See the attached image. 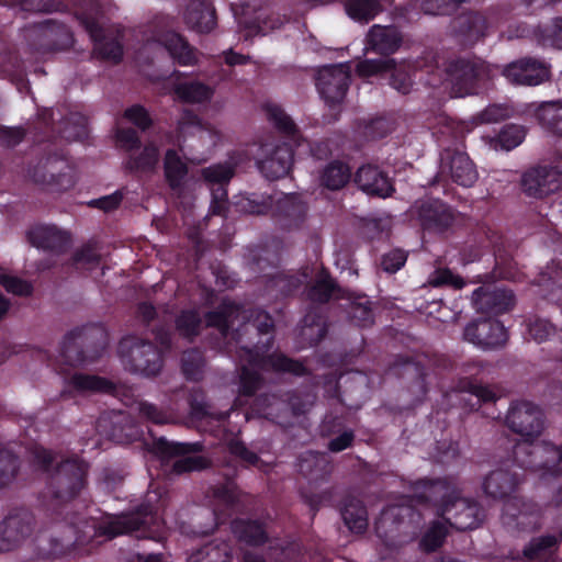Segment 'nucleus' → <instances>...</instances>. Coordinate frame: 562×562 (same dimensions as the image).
Listing matches in <instances>:
<instances>
[{
    "label": "nucleus",
    "mask_w": 562,
    "mask_h": 562,
    "mask_svg": "<svg viewBox=\"0 0 562 562\" xmlns=\"http://www.w3.org/2000/svg\"><path fill=\"white\" fill-rule=\"evenodd\" d=\"M235 312V304L229 301H223L215 310L209 311L204 315L207 327L218 329L226 334L231 327V317Z\"/></svg>",
    "instance_id": "53"
},
{
    "label": "nucleus",
    "mask_w": 562,
    "mask_h": 562,
    "mask_svg": "<svg viewBox=\"0 0 562 562\" xmlns=\"http://www.w3.org/2000/svg\"><path fill=\"white\" fill-rule=\"evenodd\" d=\"M340 293V285L331 276L330 271L322 267L314 279L304 284L302 300L310 303L308 306H321L337 299Z\"/></svg>",
    "instance_id": "25"
},
{
    "label": "nucleus",
    "mask_w": 562,
    "mask_h": 562,
    "mask_svg": "<svg viewBox=\"0 0 562 562\" xmlns=\"http://www.w3.org/2000/svg\"><path fill=\"white\" fill-rule=\"evenodd\" d=\"M205 359L202 353H187L181 359L182 373L188 380L201 381L204 374Z\"/></svg>",
    "instance_id": "64"
},
{
    "label": "nucleus",
    "mask_w": 562,
    "mask_h": 562,
    "mask_svg": "<svg viewBox=\"0 0 562 562\" xmlns=\"http://www.w3.org/2000/svg\"><path fill=\"white\" fill-rule=\"evenodd\" d=\"M164 47L173 61L181 66H193L198 61V50L179 33L170 32L164 36Z\"/></svg>",
    "instance_id": "36"
},
{
    "label": "nucleus",
    "mask_w": 562,
    "mask_h": 562,
    "mask_svg": "<svg viewBox=\"0 0 562 562\" xmlns=\"http://www.w3.org/2000/svg\"><path fill=\"white\" fill-rule=\"evenodd\" d=\"M81 25L94 43V52L103 60L119 64L123 59V45L116 38L108 40L103 26L93 14L82 13L78 16Z\"/></svg>",
    "instance_id": "22"
},
{
    "label": "nucleus",
    "mask_w": 562,
    "mask_h": 562,
    "mask_svg": "<svg viewBox=\"0 0 562 562\" xmlns=\"http://www.w3.org/2000/svg\"><path fill=\"white\" fill-rule=\"evenodd\" d=\"M201 173L211 190L210 213L224 215L227 210V186L235 175V165L229 161L214 164L203 168Z\"/></svg>",
    "instance_id": "11"
},
{
    "label": "nucleus",
    "mask_w": 562,
    "mask_h": 562,
    "mask_svg": "<svg viewBox=\"0 0 562 562\" xmlns=\"http://www.w3.org/2000/svg\"><path fill=\"white\" fill-rule=\"evenodd\" d=\"M440 162L441 173L448 171L452 181L459 186L470 188L479 178L476 167L469 155L457 146L443 148Z\"/></svg>",
    "instance_id": "17"
},
{
    "label": "nucleus",
    "mask_w": 562,
    "mask_h": 562,
    "mask_svg": "<svg viewBox=\"0 0 562 562\" xmlns=\"http://www.w3.org/2000/svg\"><path fill=\"white\" fill-rule=\"evenodd\" d=\"M448 503L441 506L439 517L458 530L476 528L483 519V512L477 503L461 497L459 491Z\"/></svg>",
    "instance_id": "12"
},
{
    "label": "nucleus",
    "mask_w": 562,
    "mask_h": 562,
    "mask_svg": "<svg viewBox=\"0 0 562 562\" xmlns=\"http://www.w3.org/2000/svg\"><path fill=\"white\" fill-rule=\"evenodd\" d=\"M204 449L200 442H177L164 437H154L149 445V451L164 464L175 460L168 473L182 475L194 471H202L211 467V460L200 456Z\"/></svg>",
    "instance_id": "4"
},
{
    "label": "nucleus",
    "mask_w": 562,
    "mask_h": 562,
    "mask_svg": "<svg viewBox=\"0 0 562 562\" xmlns=\"http://www.w3.org/2000/svg\"><path fill=\"white\" fill-rule=\"evenodd\" d=\"M422 228L428 234H443L456 221L452 209L440 200H427L417 205Z\"/></svg>",
    "instance_id": "24"
},
{
    "label": "nucleus",
    "mask_w": 562,
    "mask_h": 562,
    "mask_svg": "<svg viewBox=\"0 0 562 562\" xmlns=\"http://www.w3.org/2000/svg\"><path fill=\"white\" fill-rule=\"evenodd\" d=\"M293 165V150L288 144L277 145L263 159L257 161L259 171L269 180L285 177Z\"/></svg>",
    "instance_id": "33"
},
{
    "label": "nucleus",
    "mask_w": 562,
    "mask_h": 562,
    "mask_svg": "<svg viewBox=\"0 0 562 562\" xmlns=\"http://www.w3.org/2000/svg\"><path fill=\"white\" fill-rule=\"evenodd\" d=\"M235 537L246 544H263L268 537L263 526L258 521L236 520L232 525Z\"/></svg>",
    "instance_id": "49"
},
{
    "label": "nucleus",
    "mask_w": 562,
    "mask_h": 562,
    "mask_svg": "<svg viewBox=\"0 0 562 562\" xmlns=\"http://www.w3.org/2000/svg\"><path fill=\"white\" fill-rule=\"evenodd\" d=\"M403 43L402 33L393 25L374 24L366 36V48L368 52L390 58L395 54Z\"/></svg>",
    "instance_id": "28"
},
{
    "label": "nucleus",
    "mask_w": 562,
    "mask_h": 562,
    "mask_svg": "<svg viewBox=\"0 0 562 562\" xmlns=\"http://www.w3.org/2000/svg\"><path fill=\"white\" fill-rule=\"evenodd\" d=\"M53 548L50 553L55 557H61L70 552L80 541L74 526L66 525L60 535L50 540Z\"/></svg>",
    "instance_id": "61"
},
{
    "label": "nucleus",
    "mask_w": 562,
    "mask_h": 562,
    "mask_svg": "<svg viewBox=\"0 0 562 562\" xmlns=\"http://www.w3.org/2000/svg\"><path fill=\"white\" fill-rule=\"evenodd\" d=\"M384 8L381 0H347L345 11L355 22L368 24L375 19Z\"/></svg>",
    "instance_id": "40"
},
{
    "label": "nucleus",
    "mask_w": 562,
    "mask_h": 562,
    "mask_svg": "<svg viewBox=\"0 0 562 562\" xmlns=\"http://www.w3.org/2000/svg\"><path fill=\"white\" fill-rule=\"evenodd\" d=\"M271 214L280 229L296 232L305 225L308 205L295 193L284 194L276 201Z\"/></svg>",
    "instance_id": "14"
},
{
    "label": "nucleus",
    "mask_w": 562,
    "mask_h": 562,
    "mask_svg": "<svg viewBox=\"0 0 562 562\" xmlns=\"http://www.w3.org/2000/svg\"><path fill=\"white\" fill-rule=\"evenodd\" d=\"M355 181L369 195L378 198L391 196L395 191L393 180L387 172L373 165H364L356 172Z\"/></svg>",
    "instance_id": "31"
},
{
    "label": "nucleus",
    "mask_w": 562,
    "mask_h": 562,
    "mask_svg": "<svg viewBox=\"0 0 562 562\" xmlns=\"http://www.w3.org/2000/svg\"><path fill=\"white\" fill-rule=\"evenodd\" d=\"M501 74L515 86L535 87L550 79V66L535 57H522L502 67Z\"/></svg>",
    "instance_id": "9"
},
{
    "label": "nucleus",
    "mask_w": 562,
    "mask_h": 562,
    "mask_svg": "<svg viewBox=\"0 0 562 562\" xmlns=\"http://www.w3.org/2000/svg\"><path fill=\"white\" fill-rule=\"evenodd\" d=\"M537 43L543 48L562 49V16H554L535 30Z\"/></svg>",
    "instance_id": "42"
},
{
    "label": "nucleus",
    "mask_w": 562,
    "mask_h": 562,
    "mask_svg": "<svg viewBox=\"0 0 562 562\" xmlns=\"http://www.w3.org/2000/svg\"><path fill=\"white\" fill-rule=\"evenodd\" d=\"M414 510L411 506H400L384 513L375 522L378 536L390 548L398 547L403 543V536L407 532L401 527L404 518H412Z\"/></svg>",
    "instance_id": "26"
},
{
    "label": "nucleus",
    "mask_w": 562,
    "mask_h": 562,
    "mask_svg": "<svg viewBox=\"0 0 562 562\" xmlns=\"http://www.w3.org/2000/svg\"><path fill=\"white\" fill-rule=\"evenodd\" d=\"M387 71H391L390 86L393 89L402 94L411 92L414 83L411 74L404 69H397L393 58L364 59L356 67V72L361 78H369Z\"/></svg>",
    "instance_id": "20"
},
{
    "label": "nucleus",
    "mask_w": 562,
    "mask_h": 562,
    "mask_svg": "<svg viewBox=\"0 0 562 562\" xmlns=\"http://www.w3.org/2000/svg\"><path fill=\"white\" fill-rule=\"evenodd\" d=\"M351 81L350 69L345 64L326 65L318 69L316 88L326 104L342 103Z\"/></svg>",
    "instance_id": "8"
},
{
    "label": "nucleus",
    "mask_w": 562,
    "mask_h": 562,
    "mask_svg": "<svg viewBox=\"0 0 562 562\" xmlns=\"http://www.w3.org/2000/svg\"><path fill=\"white\" fill-rule=\"evenodd\" d=\"M165 178L172 190H178L182 187L184 178L188 175V167L181 160L180 156L175 149H168L164 160Z\"/></svg>",
    "instance_id": "45"
},
{
    "label": "nucleus",
    "mask_w": 562,
    "mask_h": 562,
    "mask_svg": "<svg viewBox=\"0 0 562 562\" xmlns=\"http://www.w3.org/2000/svg\"><path fill=\"white\" fill-rule=\"evenodd\" d=\"M488 21L477 11H469L457 16L453 21V30L465 45H474L487 34Z\"/></svg>",
    "instance_id": "34"
},
{
    "label": "nucleus",
    "mask_w": 562,
    "mask_h": 562,
    "mask_svg": "<svg viewBox=\"0 0 562 562\" xmlns=\"http://www.w3.org/2000/svg\"><path fill=\"white\" fill-rule=\"evenodd\" d=\"M71 385L79 392L114 394L116 385L98 375L76 373L71 376Z\"/></svg>",
    "instance_id": "47"
},
{
    "label": "nucleus",
    "mask_w": 562,
    "mask_h": 562,
    "mask_svg": "<svg viewBox=\"0 0 562 562\" xmlns=\"http://www.w3.org/2000/svg\"><path fill=\"white\" fill-rule=\"evenodd\" d=\"M20 469L19 458L10 450L0 449V488L10 485Z\"/></svg>",
    "instance_id": "60"
},
{
    "label": "nucleus",
    "mask_w": 562,
    "mask_h": 562,
    "mask_svg": "<svg viewBox=\"0 0 562 562\" xmlns=\"http://www.w3.org/2000/svg\"><path fill=\"white\" fill-rule=\"evenodd\" d=\"M108 331L102 324H87L69 330L59 351H105Z\"/></svg>",
    "instance_id": "13"
},
{
    "label": "nucleus",
    "mask_w": 562,
    "mask_h": 562,
    "mask_svg": "<svg viewBox=\"0 0 562 562\" xmlns=\"http://www.w3.org/2000/svg\"><path fill=\"white\" fill-rule=\"evenodd\" d=\"M506 423L514 432L527 438L540 436L544 428L542 411L529 402L514 404L506 416Z\"/></svg>",
    "instance_id": "18"
},
{
    "label": "nucleus",
    "mask_w": 562,
    "mask_h": 562,
    "mask_svg": "<svg viewBox=\"0 0 562 562\" xmlns=\"http://www.w3.org/2000/svg\"><path fill=\"white\" fill-rule=\"evenodd\" d=\"M232 548L225 541H212L196 550L187 562H229Z\"/></svg>",
    "instance_id": "48"
},
{
    "label": "nucleus",
    "mask_w": 562,
    "mask_h": 562,
    "mask_svg": "<svg viewBox=\"0 0 562 562\" xmlns=\"http://www.w3.org/2000/svg\"><path fill=\"white\" fill-rule=\"evenodd\" d=\"M541 283L549 290L552 300H555L562 311V265L552 262L541 273Z\"/></svg>",
    "instance_id": "55"
},
{
    "label": "nucleus",
    "mask_w": 562,
    "mask_h": 562,
    "mask_svg": "<svg viewBox=\"0 0 562 562\" xmlns=\"http://www.w3.org/2000/svg\"><path fill=\"white\" fill-rule=\"evenodd\" d=\"M446 75L451 93L460 98L479 94L493 78L491 66L476 56L450 59L446 64Z\"/></svg>",
    "instance_id": "3"
},
{
    "label": "nucleus",
    "mask_w": 562,
    "mask_h": 562,
    "mask_svg": "<svg viewBox=\"0 0 562 562\" xmlns=\"http://www.w3.org/2000/svg\"><path fill=\"white\" fill-rule=\"evenodd\" d=\"M252 326L257 329L258 335L265 336L266 340H259L258 345H261V348L256 346L255 349L249 347H241L239 351H270L273 346V333H274V322L273 318L265 311H260L257 313Z\"/></svg>",
    "instance_id": "51"
},
{
    "label": "nucleus",
    "mask_w": 562,
    "mask_h": 562,
    "mask_svg": "<svg viewBox=\"0 0 562 562\" xmlns=\"http://www.w3.org/2000/svg\"><path fill=\"white\" fill-rule=\"evenodd\" d=\"M559 542V538L554 535L532 538L524 548L522 557L528 561L554 562Z\"/></svg>",
    "instance_id": "37"
},
{
    "label": "nucleus",
    "mask_w": 562,
    "mask_h": 562,
    "mask_svg": "<svg viewBox=\"0 0 562 562\" xmlns=\"http://www.w3.org/2000/svg\"><path fill=\"white\" fill-rule=\"evenodd\" d=\"M463 338L479 348H498L507 342L508 331L502 322L483 318L469 323L463 330Z\"/></svg>",
    "instance_id": "16"
},
{
    "label": "nucleus",
    "mask_w": 562,
    "mask_h": 562,
    "mask_svg": "<svg viewBox=\"0 0 562 562\" xmlns=\"http://www.w3.org/2000/svg\"><path fill=\"white\" fill-rule=\"evenodd\" d=\"M472 304L477 313L496 316L513 308L515 294L509 289L485 284L473 291Z\"/></svg>",
    "instance_id": "15"
},
{
    "label": "nucleus",
    "mask_w": 562,
    "mask_h": 562,
    "mask_svg": "<svg viewBox=\"0 0 562 562\" xmlns=\"http://www.w3.org/2000/svg\"><path fill=\"white\" fill-rule=\"evenodd\" d=\"M515 462L527 470L555 473L561 469L562 450L549 442L521 441L513 450Z\"/></svg>",
    "instance_id": "6"
},
{
    "label": "nucleus",
    "mask_w": 562,
    "mask_h": 562,
    "mask_svg": "<svg viewBox=\"0 0 562 562\" xmlns=\"http://www.w3.org/2000/svg\"><path fill=\"white\" fill-rule=\"evenodd\" d=\"M536 116L543 128L562 136V100L542 103L538 108Z\"/></svg>",
    "instance_id": "44"
},
{
    "label": "nucleus",
    "mask_w": 562,
    "mask_h": 562,
    "mask_svg": "<svg viewBox=\"0 0 562 562\" xmlns=\"http://www.w3.org/2000/svg\"><path fill=\"white\" fill-rule=\"evenodd\" d=\"M520 188L529 198L543 199L562 188V171L554 166L531 167L522 173Z\"/></svg>",
    "instance_id": "10"
},
{
    "label": "nucleus",
    "mask_w": 562,
    "mask_h": 562,
    "mask_svg": "<svg viewBox=\"0 0 562 562\" xmlns=\"http://www.w3.org/2000/svg\"><path fill=\"white\" fill-rule=\"evenodd\" d=\"M88 464L81 460L69 459L56 463L48 475L52 497L59 504L72 501L86 486Z\"/></svg>",
    "instance_id": "5"
},
{
    "label": "nucleus",
    "mask_w": 562,
    "mask_h": 562,
    "mask_svg": "<svg viewBox=\"0 0 562 562\" xmlns=\"http://www.w3.org/2000/svg\"><path fill=\"white\" fill-rule=\"evenodd\" d=\"M328 324L324 307L307 306L300 322L297 337L302 348L316 347L327 335Z\"/></svg>",
    "instance_id": "27"
},
{
    "label": "nucleus",
    "mask_w": 562,
    "mask_h": 562,
    "mask_svg": "<svg viewBox=\"0 0 562 562\" xmlns=\"http://www.w3.org/2000/svg\"><path fill=\"white\" fill-rule=\"evenodd\" d=\"M159 151L154 144L146 145L137 155H130L125 168L131 172H147L154 170L158 162Z\"/></svg>",
    "instance_id": "52"
},
{
    "label": "nucleus",
    "mask_w": 562,
    "mask_h": 562,
    "mask_svg": "<svg viewBox=\"0 0 562 562\" xmlns=\"http://www.w3.org/2000/svg\"><path fill=\"white\" fill-rule=\"evenodd\" d=\"M29 36L32 49L42 55L68 49L74 43L70 29L55 20L37 24Z\"/></svg>",
    "instance_id": "7"
},
{
    "label": "nucleus",
    "mask_w": 562,
    "mask_h": 562,
    "mask_svg": "<svg viewBox=\"0 0 562 562\" xmlns=\"http://www.w3.org/2000/svg\"><path fill=\"white\" fill-rule=\"evenodd\" d=\"M310 278L308 267H304L295 273L279 272L267 280L266 288L277 300H284L293 297L297 293L302 294L304 284Z\"/></svg>",
    "instance_id": "32"
},
{
    "label": "nucleus",
    "mask_w": 562,
    "mask_h": 562,
    "mask_svg": "<svg viewBox=\"0 0 562 562\" xmlns=\"http://www.w3.org/2000/svg\"><path fill=\"white\" fill-rule=\"evenodd\" d=\"M351 168L348 164L340 160H333L328 162L321 172V186L337 191L342 189L351 179Z\"/></svg>",
    "instance_id": "39"
},
{
    "label": "nucleus",
    "mask_w": 562,
    "mask_h": 562,
    "mask_svg": "<svg viewBox=\"0 0 562 562\" xmlns=\"http://www.w3.org/2000/svg\"><path fill=\"white\" fill-rule=\"evenodd\" d=\"M347 315L350 322L358 327H370L374 323L373 303L368 296L353 297L350 302Z\"/></svg>",
    "instance_id": "50"
},
{
    "label": "nucleus",
    "mask_w": 562,
    "mask_h": 562,
    "mask_svg": "<svg viewBox=\"0 0 562 562\" xmlns=\"http://www.w3.org/2000/svg\"><path fill=\"white\" fill-rule=\"evenodd\" d=\"M35 527L33 514L26 509L10 513L0 524L1 550H10L30 537Z\"/></svg>",
    "instance_id": "23"
},
{
    "label": "nucleus",
    "mask_w": 562,
    "mask_h": 562,
    "mask_svg": "<svg viewBox=\"0 0 562 562\" xmlns=\"http://www.w3.org/2000/svg\"><path fill=\"white\" fill-rule=\"evenodd\" d=\"M268 120L273 123L274 127L288 135L293 136L296 132V125L293 120L277 104H268L266 106Z\"/></svg>",
    "instance_id": "62"
},
{
    "label": "nucleus",
    "mask_w": 562,
    "mask_h": 562,
    "mask_svg": "<svg viewBox=\"0 0 562 562\" xmlns=\"http://www.w3.org/2000/svg\"><path fill=\"white\" fill-rule=\"evenodd\" d=\"M175 94L184 103H202L211 100L213 89L200 81L179 82L175 85Z\"/></svg>",
    "instance_id": "46"
},
{
    "label": "nucleus",
    "mask_w": 562,
    "mask_h": 562,
    "mask_svg": "<svg viewBox=\"0 0 562 562\" xmlns=\"http://www.w3.org/2000/svg\"><path fill=\"white\" fill-rule=\"evenodd\" d=\"M341 516L350 531L362 533L368 528V512L360 499L347 496L341 509Z\"/></svg>",
    "instance_id": "38"
},
{
    "label": "nucleus",
    "mask_w": 562,
    "mask_h": 562,
    "mask_svg": "<svg viewBox=\"0 0 562 562\" xmlns=\"http://www.w3.org/2000/svg\"><path fill=\"white\" fill-rule=\"evenodd\" d=\"M522 480L524 477L517 472L497 468L484 477L483 491L494 499H505L518 491Z\"/></svg>",
    "instance_id": "30"
},
{
    "label": "nucleus",
    "mask_w": 562,
    "mask_h": 562,
    "mask_svg": "<svg viewBox=\"0 0 562 562\" xmlns=\"http://www.w3.org/2000/svg\"><path fill=\"white\" fill-rule=\"evenodd\" d=\"M239 205L244 212L249 214L263 215L268 214L269 212L272 213L274 203L272 195L254 192L243 198L239 202Z\"/></svg>",
    "instance_id": "59"
},
{
    "label": "nucleus",
    "mask_w": 562,
    "mask_h": 562,
    "mask_svg": "<svg viewBox=\"0 0 562 562\" xmlns=\"http://www.w3.org/2000/svg\"><path fill=\"white\" fill-rule=\"evenodd\" d=\"M154 516L149 506H142L134 513L109 516L98 528L100 535L110 539L133 531L146 529Z\"/></svg>",
    "instance_id": "21"
},
{
    "label": "nucleus",
    "mask_w": 562,
    "mask_h": 562,
    "mask_svg": "<svg viewBox=\"0 0 562 562\" xmlns=\"http://www.w3.org/2000/svg\"><path fill=\"white\" fill-rule=\"evenodd\" d=\"M124 363L136 373L155 376L162 368L161 353H124Z\"/></svg>",
    "instance_id": "43"
},
{
    "label": "nucleus",
    "mask_w": 562,
    "mask_h": 562,
    "mask_svg": "<svg viewBox=\"0 0 562 562\" xmlns=\"http://www.w3.org/2000/svg\"><path fill=\"white\" fill-rule=\"evenodd\" d=\"M89 135L87 117L71 113L66 117L64 126L60 130V138L67 142L80 140L82 142Z\"/></svg>",
    "instance_id": "54"
},
{
    "label": "nucleus",
    "mask_w": 562,
    "mask_h": 562,
    "mask_svg": "<svg viewBox=\"0 0 562 562\" xmlns=\"http://www.w3.org/2000/svg\"><path fill=\"white\" fill-rule=\"evenodd\" d=\"M383 340L387 348L401 349L402 351H422L424 342L420 337L409 330H400L393 327L386 328Z\"/></svg>",
    "instance_id": "41"
},
{
    "label": "nucleus",
    "mask_w": 562,
    "mask_h": 562,
    "mask_svg": "<svg viewBox=\"0 0 562 562\" xmlns=\"http://www.w3.org/2000/svg\"><path fill=\"white\" fill-rule=\"evenodd\" d=\"M26 238L33 247L57 255L66 252L71 244L68 233L48 225H37L30 228Z\"/></svg>",
    "instance_id": "29"
},
{
    "label": "nucleus",
    "mask_w": 562,
    "mask_h": 562,
    "mask_svg": "<svg viewBox=\"0 0 562 562\" xmlns=\"http://www.w3.org/2000/svg\"><path fill=\"white\" fill-rule=\"evenodd\" d=\"M40 150L37 164L29 168L33 181L59 192L71 189L76 181L67 161L66 148L60 142L54 140L41 146Z\"/></svg>",
    "instance_id": "2"
},
{
    "label": "nucleus",
    "mask_w": 562,
    "mask_h": 562,
    "mask_svg": "<svg viewBox=\"0 0 562 562\" xmlns=\"http://www.w3.org/2000/svg\"><path fill=\"white\" fill-rule=\"evenodd\" d=\"M187 25L198 33H210L217 24L216 10L211 0H191L184 12Z\"/></svg>",
    "instance_id": "35"
},
{
    "label": "nucleus",
    "mask_w": 562,
    "mask_h": 562,
    "mask_svg": "<svg viewBox=\"0 0 562 562\" xmlns=\"http://www.w3.org/2000/svg\"><path fill=\"white\" fill-rule=\"evenodd\" d=\"M202 327V318L195 310H184L176 318V328L186 338L196 337Z\"/></svg>",
    "instance_id": "58"
},
{
    "label": "nucleus",
    "mask_w": 562,
    "mask_h": 562,
    "mask_svg": "<svg viewBox=\"0 0 562 562\" xmlns=\"http://www.w3.org/2000/svg\"><path fill=\"white\" fill-rule=\"evenodd\" d=\"M248 358L237 369L238 393L252 396L263 386L265 380L260 371L292 373L303 375L306 369L302 362L288 358L284 353H247Z\"/></svg>",
    "instance_id": "1"
},
{
    "label": "nucleus",
    "mask_w": 562,
    "mask_h": 562,
    "mask_svg": "<svg viewBox=\"0 0 562 562\" xmlns=\"http://www.w3.org/2000/svg\"><path fill=\"white\" fill-rule=\"evenodd\" d=\"M527 329L530 337L537 342H543L551 339L557 334V327L546 318H529Z\"/></svg>",
    "instance_id": "63"
},
{
    "label": "nucleus",
    "mask_w": 562,
    "mask_h": 562,
    "mask_svg": "<svg viewBox=\"0 0 562 562\" xmlns=\"http://www.w3.org/2000/svg\"><path fill=\"white\" fill-rule=\"evenodd\" d=\"M237 474V468L232 462H227L223 467L222 475L225 479V483L216 485L213 488L214 496L225 501L226 503H234L237 499L236 491L237 485L234 482V477Z\"/></svg>",
    "instance_id": "57"
},
{
    "label": "nucleus",
    "mask_w": 562,
    "mask_h": 562,
    "mask_svg": "<svg viewBox=\"0 0 562 562\" xmlns=\"http://www.w3.org/2000/svg\"><path fill=\"white\" fill-rule=\"evenodd\" d=\"M526 136V131L522 126L516 124H506L496 135L495 148L504 150H512L520 145Z\"/></svg>",
    "instance_id": "56"
},
{
    "label": "nucleus",
    "mask_w": 562,
    "mask_h": 562,
    "mask_svg": "<svg viewBox=\"0 0 562 562\" xmlns=\"http://www.w3.org/2000/svg\"><path fill=\"white\" fill-rule=\"evenodd\" d=\"M412 502L434 507L439 516L441 506L454 497L458 492L454 484L448 480H419L411 484Z\"/></svg>",
    "instance_id": "19"
}]
</instances>
